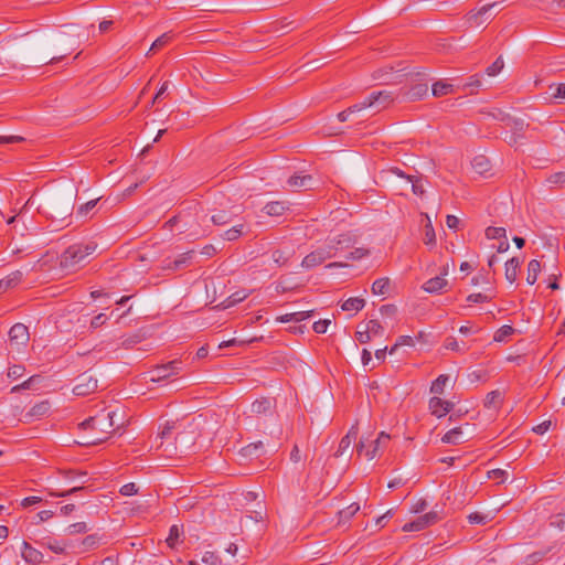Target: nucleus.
Listing matches in <instances>:
<instances>
[{
	"label": "nucleus",
	"instance_id": "1",
	"mask_svg": "<svg viewBox=\"0 0 565 565\" xmlns=\"http://www.w3.org/2000/svg\"><path fill=\"white\" fill-rule=\"evenodd\" d=\"M73 408L76 411L74 420L78 422V436L73 439V444L78 446L98 445L109 437L115 427L121 425V423L115 422L116 412L114 411L107 408L96 411L90 406L88 409V406L84 403L73 405Z\"/></svg>",
	"mask_w": 565,
	"mask_h": 565
},
{
	"label": "nucleus",
	"instance_id": "2",
	"mask_svg": "<svg viewBox=\"0 0 565 565\" xmlns=\"http://www.w3.org/2000/svg\"><path fill=\"white\" fill-rule=\"evenodd\" d=\"M73 394L78 396L89 395L97 390V380L88 372H83L73 379Z\"/></svg>",
	"mask_w": 565,
	"mask_h": 565
},
{
	"label": "nucleus",
	"instance_id": "3",
	"mask_svg": "<svg viewBox=\"0 0 565 565\" xmlns=\"http://www.w3.org/2000/svg\"><path fill=\"white\" fill-rule=\"evenodd\" d=\"M332 257H334L333 248L329 247L328 244L324 243L323 246H320L312 250L311 253H309L308 255H306L305 258L302 259L301 265L305 268H312L319 266L320 264Z\"/></svg>",
	"mask_w": 565,
	"mask_h": 565
},
{
	"label": "nucleus",
	"instance_id": "4",
	"mask_svg": "<svg viewBox=\"0 0 565 565\" xmlns=\"http://www.w3.org/2000/svg\"><path fill=\"white\" fill-rule=\"evenodd\" d=\"M103 536L98 533L88 534L85 537L73 539V554L82 555L98 548Z\"/></svg>",
	"mask_w": 565,
	"mask_h": 565
},
{
	"label": "nucleus",
	"instance_id": "5",
	"mask_svg": "<svg viewBox=\"0 0 565 565\" xmlns=\"http://www.w3.org/2000/svg\"><path fill=\"white\" fill-rule=\"evenodd\" d=\"M390 438V435L382 431L380 433L379 437L375 440H372L367 446L363 440H361L356 446V451L359 455H362V452L365 450L364 456L371 460L377 455L379 449L388 443Z\"/></svg>",
	"mask_w": 565,
	"mask_h": 565
},
{
	"label": "nucleus",
	"instance_id": "6",
	"mask_svg": "<svg viewBox=\"0 0 565 565\" xmlns=\"http://www.w3.org/2000/svg\"><path fill=\"white\" fill-rule=\"evenodd\" d=\"M439 515L435 511H430L418 516L415 521L405 523L402 527L404 532H418L439 521Z\"/></svg>",
	"mask_w": 565,
	"mask_h": 565
},
{
	"label": "nucleus",
	"instance_id": "7",
	"mask_svg": "<svg viewBox=\"0 0 565 565\" xmlns=\"http://www.w3.org/2000/svg\"><path fill=\"white\" fill-rule=\"evenodd\" d=\"M401 95L394 94L391 90H379L372 92L367 97L371 107H375L377 110L387 108L396 98Z\"/></svg>",
	"mask_w": 565,
	"mask_h": 565
},
{
	"label": "nucleus",
	"instance_id": "8",
	"mask_svg": "<svg viewBox=\"0 0 565 565\" xmlns=\"http://www.w3.org/2000/svg\"><path fill=\"white\" fill-rule=\"evenodd\" d=\"M498 4V2L488 3L478 10L469 11L466 15L467 23L470 26H479L484 22L489 21L492 18V14L490 13L491 9L497 7Z\"/></svg>",
	"mask_w": 565,
	"mask_h": 565
},
{
	"label": "nucleus",
	"instance_id": "9",
	"mask_svg": "<svg viewBox=\"0 0 565 565\" xmlns=\"http://www.w3.org/2000/svg\"><path fill=\"white\" fill-rule=\"evenodd\" d=\"M406 74H402L399 71L394 72V67L391 65L380 67L373 73V78L380 81L381 84H401Z\"/></svg>",
	"mask_w": 565,
	"mask_h": 565
},
{
	"label": "nucleus",
	"instance_id": "10",
	"mask_svg": "<svg viewBox=\"0 0 565 565\" xmlns=\"http://www.w3.org/2000/svg\"><path fill=\"white\" fill-rule=\"evenodd\" d=\"M428 92L427 83H415L411 87H402L398 90V95L405 100L415 102L423 98Z\"/></svg>",
	"mask_w": 565,
	"mask_h": 565
},
{
	"label": "nucleus",
	"instance_id": "11",
	"mask_svg": "<svg viewBox=\"0 0 565 565\" xmlns=\"http://www.w3.org/2000/svg\"><path fill=\"white\" fill-rule=\"evenodd\" d=\"M326 243L333 248L335 256L339 250L351 247L355 243V237L351 233H343L327 238Z\"/></svg>",
	"mask_w": 565,
	"mask_h": 565
},
{
	"label": "nucleus",
	"instance_id": "12",
	"mask_svg": "<svg viewBox=\"0 0 565 565\" xmlns=\"http://www.w3.org/2000/svg\"><path fill=\"white\" fill-rule=\"evenodd\" d=\"M94 242L73 245V266L83 263L96 249Z\"/></svg>",
	"mask_w": 565,
	"mask_h": 565
},
{
	"label": "nucleus",
	"instance_id": "13",
	"mask_svg": "<svg viewBox=\"0 0 565 565\" xmlns=\"http://www.w3.org/2000/svg\"><path fill=\"white\" fill-rule=\"evenodd\" d=\"M68 305H63V307L56 309L52 315L51 319L54 322L56 329L61 331H68L71 326V318L68 317Z\"/></svg>",
	"mask_w": 565,
	"mask_h": 565
},
{
	"label": "nucleus",
	"instance_id": "14",
	"mask_svg": "<svg viewBox=\"0 0 565 565\" xmlns=\"http://www.w3.org/2000/svg\"><path fill=\"white\" fill-rule=\"evenodd\" d=\"M10 341L17 345H25L30 339L29 329L23 323H15L9 331Z\"/></svg>",
	"mask_w": 565,
	"mask_h": 565
},
{
	"label": "nucleus",
	"instance_id": "15",
	"mask_svg": "<svg viewBox=\"0 0 565 565\" xmlns=\"http://www.w3.org/2000/svg\"><path fill=\"white\" fill-rule=\"evenodd\" d=\"M179 372V362L171 361L168 364L157 366L152 371V375L150 377L151 381L157 382L163 379H167L173 374H177Z\"/></svg>",
	"mask_w": 565,
	"mask_h": 565
},
{
	"label": "nucleus",
	"instance_id": "16",
	"mask_svg": "<svg viewBox=\"0 0 565 565\" xmlns=\"http://www.w3.org/2000/svg\"><path fill=\"white\" fill-rule=\"evenodd\" d=\"M454 407L451 402L441 399L440 397L434 396L429 399V409L433 415L438 418L447 415Z\"/></svg>",
	"mask_w": 565,
	"mask_h": 565
},
{
	"label": "nucleus",
	"instance_id": "17",
	"mask_svg": "<svg viewBox=\"0 0 565 565\" xmlns=\"http://www.w3.org/2000/svg\"><path fill=\"white\" fill-rule=\"evenodd\" d=\"M21 556L22 558L32 565H39L43 562V554L33 547L30 543L26 541H23L22 548H21Z\"/></svg>",
	"mask_w": 565,
	"mask_h": 565
},
{
	"label": "nucleus",
	"instance_id": "18",
	"mask_svg": "<svg viewBox=\"0 0 565 565\" xmlns=\"http://www.w3.org/2000/svg\"><path fill=\"white\" fill-rule=\"evenodd\" d=\"M273 407V399L268 397H262L252 403L250 412L255 415H266L271 412Z\"/></svg>",
	"mask_w": 565,
	"mask_h": 565
},
{
	"label": "nucleus",
	"instance_id": "19",
	"mask_svg": "<svg viewBox=\"0 0 565 565\" xmlns=\"http://www.w3.org/2000/svg\"><path fill=\"white\" fill-rule=\"evenodd\" d=\"M287 184L290 188H305L306 190L313 189L312 177L310 174H294L288 179Z\"/></svg>",
	"mask_w": 565,
	"mask_h": 565
},
{
	"label": "nucleus",
	"instance_id": "20",
	"mask_svg": "<svg viewBox=\"0 0 565 565\" xmlns=\"http://www.w3.org/2000/svg\"><path fill=\"white\" fill-rule=\"evenodd\" d=\"M193 250H189L179 255L173 262H169L167 265H164L163 268L174 271L188 266L193 257Z\"/></svg>",
	"mask_w": 565,
	"mask_h": 565
},
{
	"label": "nucleus",
	"instance_id": "21",
	"mask_svg": "<svg viewBox=\"0 0 565 565\" xmlns=\"http://www.w3.org/2000/svg\"><path fill=\"white\" fill-rule=\"evenodd\" d=\"M358 436V429L356 427H351V429L348 431V434L341 438L339 443L338 450L335 451L334 456L340 457L342 456L350 447L353 440L356 439Z\"/></svg>",
	"mask_w": 565,
	"mask_h": 565
},
{
	"label": "nucleus",
	"instance_id": "22",
	"mask_svg": "<svg viewBox=\"0 0 565 565\" xmlns=\"http://www.w3.org/2000/svg\"><path fill=\"white\" fill-rule=\"evenodd\" d=\"M287 210H289L288 204L284 201L268 202L263 209L269 216H281Z\"/></svg>",
	"mask_w": 565,
	"mask_h": 565
},
{
	"label": "nucleus",
	"instance_id": "23",
	"mask_svg": "<svg viewBox=\"0 0 565 565\" xmlns=\"http://www.w3.org/2000/svg\"><path fill=\"white\" fill-rule=\"evenodd\" d=\"M521 265V260L518 257H512L505 263V278L510 284L516 280L518 271Z\"/></svg>",
	"mask_w": 565,
	"mask_h": 565
},
{
	"label": "nucleus",
	"instance_id": "24",
	"mask_svg": "<svg viewBox=\"0 0 565 565\" xmlns=\"http://www.w3.org/2000/svg\"><path fill=\"white\" fill-rule=\"evenodd\" d=\"M99 199L100 198L97 196L89 199L87 202L82 203L76 211L77 218L85 222L89 217L90 212L94 210Z\"/></svg>",
	"mask_w": 565,
	"mask_h": 565
},
{
	"label": "nucleus",
	"instance_id": "25",
	"mask_svg": "<svg viewBox=\"0 0 565 565\" xmlns=\"http://www.w3.org/2000/svg\"><path fill=\"white\" fill-rule=\"evenodd\" d=\"M446 286H447V280L441 276H437V277L428 279L423 285V289L429 294H435V292L443 290Z\"/></svg>",
	"mask_w": 565,
	"mask_h": 565
},
{
	"label": "nucleus",
	"instance_id": "26",
	"mask_svg": "<svg viewBox=\"0 0 565 565\" xmlns=\"http://www.w3.org/2000/svg\"><path fill=\"white\" fill-rule=\"evenodd\" d=\"M471 166L473 170L481 175L486 174L491 169L489 159L482 154L476 156L471 161Z\"/></svg>",
	"mask_w": 565,
	"mask_h": 565
},
{
	"label": "nucleus",
	"instance_id": "27",
	"mask_svg": "<svg viewBox=\"0 0 565 565\" xmlns=\"http://www.w3.org/2000/svg\"><path fill=\"white\" fill-rule=\"evenodd\" d=\"M189 433L191 434V437L190 438H185V433L184 431H179L177 434V436L174 437L175 441L179 443L180 445L182 446H190V445H193L194 444V440H195V430L198 428V425L193 422H191L189 424Z\"/></svg>",
	"mask_w": 565,
	"mask_h": 565
},
{
	"label": "nucleus",
	"instance_id": "28",
	"mask_svg": "<svg viewBox=\"0 0 565 565\" xmlns=\"http://www.w3.org/2000/svg\"><path fill=\"white\" fill-rule=\"evenodd\" d=\"M360 510V504L354 502L348 505L347 508L339 511V524L348 523L352 516H354Z\"/></svg>",
	"mask_w": 565,
	"mask_h": 565
},
{
	"label": "nucleus",
	"instance_id": "29",
	"mask_svg": "<svg viewBox=\"0 0 565 565\" xmlns=\"http://www.w3.org/2000/svg\"><path fill=\"white\" fill-rule=\"evenodd\" d=\"M364 306H365V300L363 298L352 297V298H349L345 301H343V303L341 305V309L343 311L359 312L360 310H362L364 308Z\"/></svg>",
	"mask_w": 565,
	"mask_h": 565
},
{
	"label": "nucleus",
	"instance_id": "30",
	"mask_svg": "<svg viewBox=\"0 0 565 565\" xmlns=\"http://www.w3.org/2000/svg\"><path fill=\"white\" fill-rule=\"evenodd\" d=\"M431 92L435 97H441L454 93V86L450 83L438 81L433 84Z\"/></svg>",
	"mask_w": 565,
	"mask_h": 565
},
{
	"label": "nucleus",
	"instance_id": "31",
	"mask_svg": "<svg viewBox=\"0 0 565 565\" xmlns=\"http://www.w3.org/2000/svg\"><path fill=\"white\" fill-rule=\"evenodd\" d=\"M313 312H315L313 310H308V311H298V312H292V313H286L279 318V321H281V322H291V321L300 322L302 320L310 318L313 315Z\"/></svg>",
	"mask_w": 565,
	"mask_h": 565
},
{
	"label": "nucleus",
	"instance_id": "32",
	"mask_svg": "<svg viewBox=\"0 0 565 565\" xmlns=\"http://www.w3.org/2000/svg\"><path fill=\"white\" fill-rule=\"evenodd\" d=\"M503 402V395L500 391H491L487 394L484 399V407L487 408H498Z\"/></svg>",
	"mask_w": 565,
	"mask_h": 565
},
{
	"label": "nucleus",
	"instance_id": "33",
	"mask_svg": "<svg viewBox=\"0 0 565 565\" xmlns=\"http://www.w3.org/2000/svg\"><path fill=\"white\" fill-rule=\"evenodd\" d=\"M263 441H256L243 447L241 452L244 457H259L263 454Z\"/></svg>",
	"mask_w": 565,
	"mask_h": 565
},
{
	"label": "nucleus",
	"instance_id": "34",
	"mask_svg": "<svg viewBox=\"0 0 565 565\" xmlns=\"http://www.w3.org/2000/svg\"><path fill=\"white\" fill-rule=\"evenodd\" d=\"M461 435H462L461 427H456V428L448 430L441 437V441L445 444L459 445V444L463 443L461 440Z\"/></svg>",
	"mask_w": 565,
	"mask_h": 565
},
{
	"label": "nucleus",
	"instance_id": "35",
	"mask_svg": "<svg viewBox=\"0 0 565 565\" xmlns=\"http://www.w3.org/2000/svg\"><path fill=\"white\" fill-rule=\"evenodd\" d=\"M541 271V263L537 259L530 260L527 265L526 281L529 285H534Z\"/></svg>",
	"mask_w": 565,
	"mask_h": 565
},
{
	"label": "nucleus",
	"instance_id": "36",
	"mask_svg": "<svg viewBox=\"0 0 565 565\" xmlns=\"http://www.w3.org/2000/svg\"><path fill=\"white\" fill-rule=\"evenodd\" d=\"M49 409L50 404L47 402L38 403L25 414V418H40L44 416Z\"/></svg>",
	"mask_w": 565,
	"mask_h": 565
},
{
	"label": "nucleus",
	"instance_id": "37",
	"mask_svg": "<svg viewBox=\"0 0 565 565\" xmlns=\"http://www.w3.org/2000/svg\"><path fill=\"white\" fill-rule=\"evenodd\" d=\"M183 535V532L181 529H179L178 525H172L169 531V535L166 540L167 544L174 548L180 542L181 536Z\"/></svg>",
	"mask_w": 565,
	"mask_h": 565
},
{
	"label": "nucleus",
	"instance_id": "38",
	"mask_svg": "<svg viewBox=\"0 0 565 565\" xmlns=\"http://www.w3.org/2000/svg\"><path fill=\"white\" fill-rule=\"evenodd\" d=\"M22 276L20 270L13 271L6 279L0 280V288L8 289L17 286L22 280Z\"/></svg>",
	"mask_w": 565,
	"mask_h": 565
},
{
	"label": "nucleus",
	"instance_id": "39",
	"mask_svg": "<svg viewBox=\"0 0 565 565\" xmlns=\"http://www.w3.org/2000/svg\"><path fill=\"white\" fill-rule=\"evenodd\" d=\"M390 287V279L387 277L379 278L372 284V292L374 295L383 296L387 292Z\"/></svg>",
	"mask_w": 565,
	"mask_h": 565
},
{
	"label": "nucleus",
	"instance_id": "40",
	"mask_svg": "<svg viewBox=\"0 0 565 565\" xmlns=\"http://www.w3.org/2000/svg\"><path fill=\"white\" fill-rule=\"evenodd\" d=\"M181 426L182 425L178 422H167L159 434V437L161 439L160 446H162L163 440H167L171 437L173 430H178Z\"/></svg>",
	"mask_w": 565,
	"mask_h": 565
},
{
	"label": "nucleus",
	"instance_id": "41",
	"mask_svg": "<svg viewBox=\"0 0 565 565\" xmlns=\"http://www.w3.org/2000/svg\"><path fill=\"white\" fill-rule=\"evenodd\" d=\"M233 220L232 213L227 211H220L218 213L212 215L211 221L214 225L221 226L226 225Z\"/></svg>",
	"mask_w": 565,
	"mask_h": 565
},
{
	"label": "nucleus",
	"instance_id": "42",
	"mask_svg": "<svg viewBox=\"0 0 565 565\" xmlns=\"http://www.w3.org/2000/svg\"><path fill=\"white\" fill-rule=\"evenodd\" d=\"M449 380L448 375L441 374L439 375L431 384L430 392L433 394H443L445 386Z\"/></svg>",
	"mask_w": 565,
	"mask_h": 565
},
{
	"label": "nucleus",
	"instance_id": "43",
	"mask_svg": "<svg viewBox=\"0 0 565 565\" xmlns=\"http://www.w3.org/2000/svg\"><path fill=\"white\" fill-rule=\"evenodd\" d=\"M486 237L488 239H501L507 237L504 227L489 226L486 230Z\"/></svg>",
	"mask_w": 565,
	"mask_h": 565
},
{
	"label": "nucleus",
	"instance_id": "44",
	"mask_svg": "<svg viewBox=\"0 0 565 565\" xmlns=\"http://www.w3.org/2000/svg\"><path fill=\"white\" fill-rule=\"evenodd\" d=\"M172 40L171 32L163 33L160 35L151 45L150 52H156L166 46Z\"/></svg>",
	"mask_w": 565,
	"mask_h": 565
},
{
	"label": "nucleus",
	"instance_id": "45",
	"mask_svg": "<svg viewBox=\"0 0 565 565\" xmlns=\"http://www.w3.org/2000/svg\"><path fill=\"white\" fill-rule=\"evenodd\" d=\"M514 333V329L511 326L504 324L501 328L497 330L494 333V341L502 342L508 337L512 335Z\"/></svg>",
	"mask_w": 565,
	"mask_h": 565
},
{
	"label": "nucleus",
	"instance_id": "46",
	"mask_svg": "<svg viewBox=\"0 0 565 565\" xmlns=\"http://www.w3.org/2000/svg\"><path fill=\"white\" fill-rule=\"evenodd\" d=\"M243 234V225L233 226L232 228L224 232L222 237L226 241H235Z\"/></svg>",
	"mask_w": 565,
	"mask_h": 565
},
{
	"label": "nucleus",
	"instance_id": "47",
	"mask_svg": "<svg viewBox=\"0 0 565 565\" xmlns=\"http://www.w3.org/2000/svg\"><path fill=\"white\" fill-rule=\"evenodd\" d=\"M427 224L425 225V235H424V242L427 245L434 244L436 242L435 231L430 223V220L428 215H426Z\"/></svg>",
	"mask_w": 565,
	"mask_h": 565
},
{
	"label": "nucleus",
	"instance_id": "48",
	"mask_svg": "<svg viewBox=\"0 0 565 565\" xmlns=\"http://www.w3.org/2000/svg\"><path fill=\"white\" fill-rule=\"evenodd\" d=\"M365 329L367 330V332L370 333V335H380L382 334L383 332V327L382 324L380 323L379 320H370L365 323Z\"/></svg>",
	"mask_w": 565,
	"mask_h": 565
},
{
	"label": "nucleus",
	"instance_id": "49",
	"mask_svg": "<svg viewBox=\"0 0 565 565\" xmlns=\"http://www.w3.org/2000/svg\"><path fill=\"white\" fill-rule=\"evenodd\" d=\"M41 376L40 375H33L29 377L26 381H24L22 384L17 385L12 388V392H18L20 390H30L34 386V384L40 383Z\"/></svg>",
	"mask_w": 565,
	"mask_h": 565
},
{
	"label": "nucleus",
	"instance_id": "50",
	"mask_svg": "<svg viewBox=\"0 0 565 565\" xmlns=\"http://www.w3.org/2000/svg\"><path fill=\"white\" fill-rule=\"evenodd\" d=\"M402 345H414V340L412 337L409 335H401L397 341L395 342V344L393 347H391V349L388 350V353L390 354H393L396 352L397 348L402 347Z\"/></svg>",
	"mask_w": 565,
	"mask_h": 565
},
{
	"label": "nucleus",
	"instance_id": "51",
	"mask_svg": "<svg viewBox=\"0 0 565 565\" xmlns=\"http://www.w3.org/2000/svg\"><path fill=\"white\" fill-rule=\"evenodd\" d=\"M546 183L548 185H562V184H564L565 183V172L564 171H559V172L552 173L551 175L547 177Z\"/></svg>",
	"mask_w": 565,
	"mask_h": 565
},
{
	"label": "nucleus",
	"instance_id": "52",
	"mask_svg": "<svg viewBox=\"0 0 565 565\" xmlns=\"http://www.w3.org/2000/svg\"><path fill=\"white\" fill-rule=\"evenodd\" d=\"M488 478L497 481L498 483H502L508 478V472L503 469H493L488 472Z\"/></svg>",
	"mask_w": 565,
	"mask_h": 565
},
{
	"label": "nucleus",
	"instance_id": "53",
	"mask_svg": "<svg viewBox=\"0 0 565 565\" xmlns=\"http://www.w3.org/2000/svg\"><path fill=\"white\" fill-rule=\"evenodd\" d=\"M370 254V250L364 248V247H358L355 248L353 252H350L345 258L348 260H359V259H362L366 256H369Z\"/></svg>",
	"mask_w": 565,
	"mask_h": 565
},
{
	"label": "nucleus",
	"instance_id": "54",
	"mask_svg": "<svg viewBox=\"0 0 565 565\" xmlns=\"http://www.w3.org/2000/svg\"><path fill=\"white\" fill-rule=\"evenodd\" d=\"M550 524L559 531H565V512L553 515Z\"/></svg>",
	"mask_w": 565,
	"mask_h": 565
},
{
	"label": "nucleus",
	"instance_id": "55",
	"mask_svg": "<svg viewBox=\"0 0 565 565\" xmlns=\"http://www.w3.org/2000/svg\"><path fill=\"white\" fill-rule=\"evenodd\" d=\"M503 60L498 57L490 66L487 67L486 72L489 76H495L503 68Z\"/></svg>",
	"mask_w": 565,
	"mask_h": 565
},
{
	"label": "nucleus",
	"instance_id": "56",
	"mask_svg": "<svg viewBox=\"0 0 565 565\" xmlns=\"http://www.w3.org/2000/svg\"><path fill=\"white\" fill-rule=\"evenodd\" d=\"M444 347L447 349V350H451V351H458V352H465L466 349L465 347H461L458 341L456 340V338L454 337H448L446 340H445V344Z\"/></svg>",
	"mask_w": 565,
	"mask_h": 565
},
{
	"label": "nucleus",
	"instance_id": "57",
	"mask_svg": "<svg viewBox=\"0 0 565 565\" xmlns=\"http://www.w3.org/2000/svg\"><path fill=\"white\" fill-rule=\"evenodd\" d=\"M331 321L329 319H321L313 323L312 329L316 333H326Z\"/></svg>",
	"mask_w": 565,
	"mask_h": 565
},
{
	"label": "nucleus",
	"instance_id": "58",
	"mask_svg": "<svg viewBox=\"0 0 565 565\" xmlns=\"http://www.w3.org/2000/svg\"><path fill=\"white\" fill-rule=\"evenodd\" d=\"M371 105L367 100V97H365L363 100L359 102V103H355L353 104L352 106L348 107L349 111L351 114H354V113H359V111H362L366 108H370Z\"/></svg>",
	"mask_w": 565,
	"mask_h": 565
},
{
	"label": "nucleus",
	"instance_id": "59",
	"mask_svg": "<svg viewBox=\"0 0 565 565\" xmlns=\"http://www.w3.org/2000/svg\"><path fill=\"white\" fill-rule=\"evenodd\" d=\"M412 184V191L414 194L423 196L425 193V189L418 179L412 175V181H407Z\"/></svg>",
	"mask_w": 565,
	"mask_h": 565
},
{
	"label": "nucleus",
	"instance_id": "60",
	"mask_svg": "<svg viewBox=\"0 0 565 565\" xmlns=\"http://www.w3.org/2000/svg\"><path fill=\"white\" fill-rule=\"evenodd\" d=\"M119 492H120V494H122L125 497L132 495L138 492V487L136 486V483L129 482V483L124 484L120 488Z\"/></svg>",
	"mask_w": 565,
	"mask_h": 565
},
{
	"label": "nucleus",
	"instance_id": "61",
	"mask_svg": "<svg viewBox=\"0 0 565 565\" xmlns=\"http://www.w3.org/2000/svg\"><path fill=\"white\" fill-rule=\"evenodd\" d=\"M468 521L471 524H486L487 515L479 513V512H473L468 515Z\"/></svg>",
	"mask_w": 565,
	"mask_h": 565
},
{
	"label": "nucleus",
	"instance_id": "62",
	"mask_svg": "<svg viewBox=\"0 0 565 565\" xmlns=\"http://www.w3.org/2000/svg\"><path fill=\"white\" fill-rule=\"evenodd\" d=\"M202 562L207 565H218L220 558L214 552H205Z\"/></svg>",
	"mask_w": 565,
	"mask_h": 565
},
{
	"label": "nucleus",
	"instance_id": "63",
	"mask_svg": "<svg viewBox=\"0 0 565 565\" xmlns=\"http://www.w3.org/2000/svg\"><path fill=\"white\" fill-rule=\"evenodd\" d=\"M24 367L21 365H13L8 370V376L10 379L17 380L23 375Z\"/></svg>",
	"mask_w": 565,
	"mask_h": 565
},
{
	"label": "nucleus",
	"instance_id": "64",
	"mask_svg": "<svg viewBox=\"0 0 565 565\" xmlns=\"http://www.w3.org/2000/svg\"><path fill=\"white\" fill-rule=\"evenodd\" d=\"M106 321H107V316L105 313H99L90 320V328L97 329V328L102 327L103 324H105Z\"/></svg>",
	"mask_w": 565,
	"mask_h": 565
}]
</instances>
